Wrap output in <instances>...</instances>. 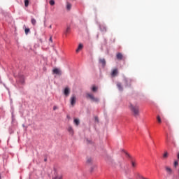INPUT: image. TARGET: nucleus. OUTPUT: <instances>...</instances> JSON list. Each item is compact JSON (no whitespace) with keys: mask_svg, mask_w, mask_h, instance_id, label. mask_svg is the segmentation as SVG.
I'll return each mask as SVG.
<instances>
[{"mask_svg":"<svg viewBox=\"0 0 179 179\" xmlns=\"http://www.w3.org/2000/svg\"><path fill=\"white\" fill-rule=\"evenodd\" d=\"M129 108L131 111L134 117H139V106L138 104L134 105L132 103H129Z\"/></svg>","mask_w":179,"mask_h":179,"instance_id":"nucleus-1","label":"nucleus"},{"mask_svg":"<svg viewBox=\"0 0 179 179\" xmlns=\"http://www.w3.org/2000/svg\"><path fill=\"white\" fill-rule=\"evenodd\" d=\"M53 171L54 173L52 176V179H62V175H61L59 170L55 168Z\"/></svg>","mask_w":179,"mask_h":179,"instance_id":"nucleus-2","label":"nucleus"},{"mask_svg":"<svg viewBox=\"0 0 179 179\" xmlns=\"http://www.w3.org/2000/svg\"><path fill=\"white\" fill-rule=\"evenodd\" d=\"M87 99H90L92 100V101H94V103H99L100 101V99L99 98L94 97V95L93 94L87 93L86 94Z\"/></svg>","mask_w":179,"mask_h":179,"instance_id":"nucleus-3","label":"nucleus"},{"mask_svg":"<svg viewBox=\"0 0 179 179\" xmlns=\"http://www.w3.org/2000/svg\"><path fill=\"white\" fill-rule=\"evenodd\" d=\"M124 82L125 84V86H131L132 85V79L131 78H124Z\"/></svg>","mask_w":179,"mask_h":179,"instance_id":"nucleus-4","label":"nucleus"},{"mask_svg":"<svg viewBox=\"0 0 179 179\" xmlns=\"http://www.w3.org/2000/svg\"><path fill=\"white\" fill-rule=\"evenodd\" d=\"M70 103L73 107L75 106V104H76V96L75 95L71 96L70 99Z\"/></svg>","mask_w":179,"mask_h":179,"instance_id":"nucleus-5","label":"nucleus"},{"mask_svg":"<svg viewBox=\"0 0 179 179\" xmlns=\"http://www.w3.org/2000/svg\"><path fill=\"white\" fill-rule=\"evenodd\" d=\"M110 75H111L112 78H115V76H117L118 75V69H114L112 71Z\"/></svg>","mask_w":179,"mask_h":179,"instance_id":"nucleus-6","label":"nucleus"},{"mask_svg":"<svg viewBox=\"0 0 179 179\" xmlns=\"http://www.w3.org/2000/svg\"><path fill=\"white\" fill-rule=\"evenodd\" d=\"M52 73L54 75H61V70L59 69H54L52 70Z\"/></svg>","mask_w":179,"mask_h":179,"instance_id":"nucleus-7","label":"nucleus"},{"mask_svg":"<svg viewBox=\"0 0 179 179\" xmlns=\"http://www.w3.org/2000/svg\"><path fill=\"white\" fill-rule=\"evenodd\" d=\"M116 58L117 59H119V61H121V59H124V55H122L121 52H118L116 55Z\"/></svg>","mask_w":179,"mask_h":179,"instance_id":"nucleus-8","label":"nucleus"},{"mask_svg":"<svg viewBox=\"0 0 179 179\" xmlns=\"http://www.w3.org/2000/svg\"><path fill=\"white\" fill-rule=\"evenodd\" d=\"M68 132H69L70 135H71V136H73V129L72 128V127H69L67 129Z\"/></svg>","mask_w":179,"mask_h":179,"instance_id":"nucleus-9","label":"nucleus"},{"mask_svg":"<svg viewBox=\"0 0 179 179\" xmlns=\"http://www.w3.org/2000/svg\"><path fill=\"white\" fill-rule=\"evenodd\" d=\"M64 94L65 96H69V93H71V91L69 90V87H66L64 89Z\"/></svg>","mask_w":179,"mask_h":179,"instance_id":"nucleus-10","label":"nucleus"},{"mask_svg":"<svg viewBox=\"0 0 179 179\" xmlns=\"http://www.w3.org/2000/svg\"><path fill=\"white\" fill-rule=\"evenodd\" d=\"M117 87L119 89V90L120 92H122V90H124V89L122 88V85L121 84V83H117Z\"/></svg>","mask_w":179,"mask_h":179,"instance_id":"nucleus-11","label":"nucleus"},{"mask_svg":"<svg viewBox=\"0 0 179 179\" xmlns=\"http://www.w3.org/2000/svg\"><path fill=\"white\" fill-rule=\"evenodd\" d=\"M166 171L169 173V174H171V173H173V170L171 169V168L169 167V166H166Z\"/></svg>","mask_w":179,"mask_h":179,"instance_id":"nucleus-12","label":"nucleus"},{"mask_svg":"<svg viewBox=\"0 0 179 179\" xmlns=\"http://www.w3.org/2000/svg\"><path fill=\"white\" fill-rule=\"evenodd\" d=\"M67 10H69L70 9L72 8V4L69 2H66V6Z\"/></svg>","mask_w":179,"mask_h":179,"instance_id":"nucleus-13","label":"nucleus"},{"mask_svg":"<svg viewBox=\"0 0 179 179\" xmlns=\"http://www.w3.org/2000/svg\"><path fill=\"white\" fill-rule=\"evenodd\" d=\"M83 48V45L82 43H80L78 45V48L76 50V52H79L80 50H82Z\"/></svg>","mask_w":179,"mask_h":179,"instance_id":"nucleus-14","label":"nucleus"},{"mask_svg":"<svg viewBox=\"0 0 179 179\" xmlns=\"http://www.w3.org/2000/svg\"><path fill=\"white\" fill-rule=\"evenodd\" d=\"M99 62L103 65V66H106V59H100Z\"/></svg>","mask_w":179,"mask_h":179,"instance_id":"nucleus-15","label":"nucleus"},{"mask_svg":"<svg viewBox=\"0 0 179 179\" xmlns=\"http://www.w3.org/2000/svg\"><path fill=\"white\" fill-rule=\"evenodd\" d=\"M75 125H76L78 127V125H79V124H80V121L79 120V119H74L73 121Z\"/></svg>","mask_w":179,"mask_h":179,"instance_id":"nucleus-16","label":"nucleus"},{"mask_svg":"<svg viewBox=\"0 0 179 179\" xmlns=\"http://www.w3.org/2000/svg\"><path fill=\"white\" fill-rule=\"evenodd\" d=\"M31 23L33 24V26H36V24L37 23V21L34 18L31 19Z\"/></svg>","mask_w":179,"mask_h":179,"instance_id":"nucleus-17","label":"nucleus"},{"mask_svg":"<svg viewBox=\"0 0 179 179\" xmlns=\"http://www.w3.org/2000/svg\"><path fill=\"white\" fill-rule=\"evenodd\" d=\"M101 31H107V27L104 25L100 27Z\"/></svg>","mask_w":179,"mask_h":179,"instance_id":"nucleus-18","label":"nucleus"},{"mask_svg":"<svg viewBox=\"0 0 179 179\" xmlns=\"http://www.w3.org/2000/svg\"><path fill=\"white\" fill-rule=\"evenodd\" d=\"M71 31V27H67L66 29V31L64 32V34L66 35L68 34L69 33H70Z\"/></svg>","mask_w":179,"mask_h":179,"instance_id":"nucleus-19","label":"nucleus"},{"mask_svg":"<svg viewBox=\"0 0 179 179\" xmlns=\"http://www.w3.org/2000/svg\"><path fill=\"white\" fill-rule=\"evenodd\" d=\"M92 162H93V160L92 159V158L88 157L87 159V164H92Z\"/></svg>","mask_w":179,"mask_h":179,"instance_id":"nucleus-20","label":"nucleus"},{"mask_svg":"<svg viewBox=\"0 0 179 179\" xmlns=\"http://www.w3.org/2000/svg\"><path fill=\"white\" fill-rule=\"evenodd\" d=\"M98 89L99 88L97 87L93 86L92 88V91L95 92H97Z\"/></svg>","mask_w":179,"mask_h":179,"instance_id":"nucleus-21","label":"nucleus"},{"mask_svg":"<svg viewBox=\"0 0 179 179\" xmlns=\"http://www.w3.org/2000/svg\"><path fill=\"white\" fill-rule=\"evenodd\" d=\"M30 0H24V6L27 8L29 6V2Z\"/></svg>","mask_w":179,"mask_h":179,"instance_id":"nucleus-22","label":"nucleus"},{"mask_svg":"<svg viewBox=\"0 0 179 179\" xmlns=\"http://www.w3.org/2000/svg\"><path fill=\"white\" fill-rule=\"evenodd\" d=\"M49 3L51 5V6H54V5H55V1L54 0H50Z\"/></svg>","mask_w":179,"mask_h":179,"instance_id":"nucleus-23","label":"nucleus"},{"mask_svg":"<svg viewBox=\"0 0 179 179\" xmlns=\"http://www.w3.org/2000/svg\"><path fill=\"white\" fill-rule=\"evenodd\" d=\"M168 156H169V153L167 152H165L164 155H163V158L164 159H167Z\"/></svg>","mask_w":179,"mask_h":179,"instance_id":"nucleus-24","label":"nucleus"},{"mask_svg":"<svg viewBox=\"0 0 179 179\" xmlns=\"http://www.w3.org/2000/svg\"><path fill=\"white\" fill-rule=\"evenodd\" d=\"M24 31H25V34L27 35V34H29V33H30V29L26 28Z\"/></svg>","mask_w":179,"mask_h":179,"instance_id":"nucleus-25","label":"nucleus"},{"mask_svg":"<svg viewBox=\"0 0 179 179\" xmlns=\"http://www.w3.org/2000/svg\"><path fill=\"white\" fill-rule=\"evenodd\" d=\"M157 119L159 124H162V118L159 115L157 117Z\"/></svg>","mask_w":179,"mask_h":179,"instance_id":"nucleus-26","label":"nucleus"},{"mask_svg":"<svg viewBox=\"0 0 179 179\" xmlns=\"http://www.w3.org/2000/svg\"><path fill=\"white\" fill-rule=\"evenodd\" d=\"M131 165H132V167H136V163H135V162L134 161H131Z\"/></svg>","mask_w":179,"mask_h":179,"instance_id":"nucleus-27","label":"nucleus"},{"mask_svg":"<svg viewBox=\"0 0 179 179\" xmlns=\"http://www.w3.org/2000/svg\"><path fill=\"white\" fill-rule=\"evenodd\" d=\"M177 166H178V162L175 161L174 162V167H177Z\"/></svg>","mask_w":179,"mask_h":179,"instance_id":"nucleus-28","label":"nucleus"},{"mask_svg":"<svg viewBox=\"0 0 179 179\" xmlns=\"http://www.w3.org/2000/svg\"><path fill=\"white\" fill-rule=\"evenodd\" d=\"M49 41H50V43H52V36H50V37Z\"/></svg>","mask_w":179,"mask_h":179,"instance_id":"nucleus-29","label":"nucleus"},{"mask_svg":"<svg viewBox=\"0 0 179 179\" xmlns=\"http://www.w3.org/2000/svg\"><path fill=\"white\" fill-rule=\"evenodd\" d=\"M95 120H96V122H99V117H95Z\"/></svg>","mask_w":179,"mask_h":179,"instance_id":"nucleus-30","label":"nucleus"},{"mask_svg":"<svg viewBox=\"0 0 179 179\" xmlns=\"http://www.w3.org/2000/svg\"><path fill=\"white\" fill-rule=\"evenodd\" d=\"M57 108H58L57 106H54L53 107V110L55 111V110H57Z\"/></svg>","mask_w":179,"mask_h":179,"instance_id":"nucleus-31","label":"nucleus"},{"mask_svg":"<svg viewBox=\"0 0 179 179\" xmlns=\"http://www.w3.org/2000/svg\"><path fill=\"white\" fill-rule=\"evenodd\" d=\"M49 28H50V29H52V25H50Z\"/></svg>","mask_w":179,"mask_h":179,"instance_id":"nucleus-32","label":"nucleus"},{"mask_svg":"<svg viewBox=\"0 0 179 179\" xmlns=\"http://www.w3.org/2000/svg\"><path fill=\"white\" fill-rule=\"evenodd\" d=\"M44 162H47V158H45V159H44Z\"/></svg>","mask_w":179,"mask_h":179,"instance_id":"nucleus-33","label":"nucleus"},{"mask_svg":"<svg viewBox=\"0 0 179 179\" xmlns=\"http://www.w3.org/2000/svg\"><path fill=\"white\" fill-rule=\"evenodd\" d=\"M126 155H127V156H129V155H128V153L126 152Z\"/></svg>","mask_w":179,"mask_h":179,"instance_id":"nucleus-34","label":"nucleus"},{"mask_svg":"<svg viewBox=\"0 0 179 179\" xmlns=\"http://www.w3.org/2000/svg\"><path fill=\"white\" fill-rule=\"evenodd\" d=\"M0 179H1V175H0Z\"/></svg>","mask_w":179,"mask_h":179,"instance_id":"nucleus-35","label":"nucleus"}]
</instances>
